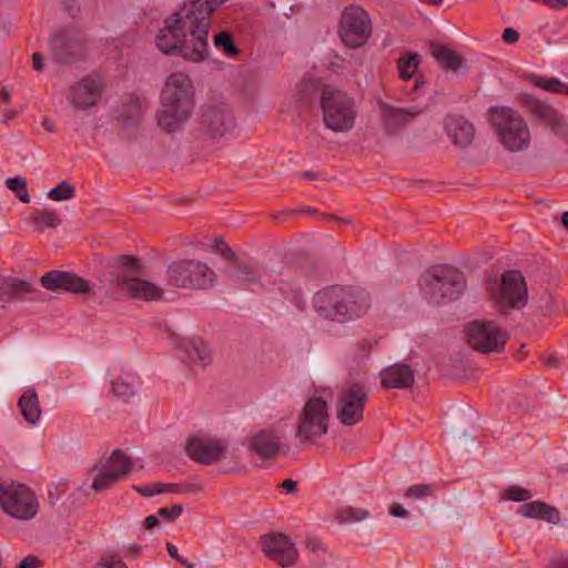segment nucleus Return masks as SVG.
Wrapping results in <instances>:
<instances>
[{"mask_svg":"<svg viewBox=\"0 0 568 568\" xmlns=\"http://www.w3.org/2000/svg\"><path fill=\"white\" fill-rule=\"evenodd\" d=\"M304 176L307 179H316L318 176V174L315 172H312V171H305Z\"/></svg>","mask_w":568,"mask_h":568,"instance_id":"obj_63","label":"nucleus"},{"mask_svg":"<svg viewBox=\"0 0 568 568\" xmlns=\"http://www.w3.org/2000/svg\"><path fill=\"white\" fill-rule=\"evenodd\" d=\"M318 316L345 323L364 315L371 307V296L362 288L328 286L313 297Z\"/></svg>","mask_w":568,"mask_h":568,"instance_id":"obj_2","label":"nucleus"},{"mask_svg":"<svg viewBox=\"0 0 568 568\" xmlns=\"http://www.w3.org/2000/svg\"><path fill=\"white\" fill-rule=\"evenodd\" d=\"M132 488L144 497H152L155 495V490L153 489V484L151 486L134 485Z\"/></svg>","mask_w":568,"mask_h":568,"instance_id":"obj_53","label":"nucleus"},{"mask_svg":"<svg viewBox=\"0 0 568 568\" xmlns=\"http://www.w3.org/2000/svg\"><path fill=\"white\" fill-rule=\"evenodd\" d=\"M113 267L114 272L110 274L109 283L122 293L135 300L150 302L163 298L161 286L138 277L142 273V267L136 257L120 255L115 258Z\"/></svg>","mask_w":568,"mask_h":568,"instance_id":"obj_4","label":"nucleus"},{"mask_svg":"<svg viewBox=\"0 0 568 568\" xmlns=\"http://www.w3.org/2000/svg\"><path fill=\"white\" fill-rule=\"evenodd\" d=\"M153 489L155 490V495L166 491L165 484H163V483H154Z\"/></svg>","mask_w":568,"mask_h":568,"instance_id":"obj_59","label":"nucleus"},{"mask_svg":"<svg viewBox=\"0 0 568 568\" xmlns=\"http://www.w3.org/2000/svg\"><path fill=\"white\" fill-rule=\"evenodd\" d=\"M168 493L185 494L193 490V485L165 484Z\"/></svg>","mask_w":568,"mask_h":568,"instance_id":"obj_47","label":"nucleus"},{"mask_svg":"<svg viewBox=\"0 0 568 568\" xmlns=\"http://www.w3.org/2000/svg\"><path fill=\"white\" fill-rule=\"evenodd\" d=\"M501 38L506 43H516L519 40V33L514 28H506Z\"/></svg>","mask_w":568,"mask_h":568,"instance_id":"obj_48","label":"nucleus"},{"mask_svg":"<svg viewBox=\"0 0 568 568\" xmlns=\"http://www.w3.org/2000/svg\"><path fill=\"white\" fill-rule=\"evenodd\" d=\"M525 109L538 121L548 126L556 135H564L567 129L565 116L549 103L532 95L521 98Z\"/></svg>","mask_w":568,"mask_h":568,"instance_id":"obj_17","label":"nucleus"},{"mask_svg":"<svg viewBox=\"0 0 568 568\" xmlns=\"http://www.w3.org/2000/svg\"><path fill=\"white\" fill-rule=\"evenodd\" d=\"M74 187L67 181L59 183L57 187L51 189L48 192V197L53 201L70 200L74 196Z\"/></svg>","mask_w":568,"mask_h":568,"instance_id":"obj_40","label":"nucleus"},{"mask_svg":"<svg viewBox=\"0 0 568 568\" xmlns=\"http://www.w3.org/2000/svg\"><path fill=\"white\" fill-rule=\"evenodd\" d=\"M423 297L434 305L457 300L466 288V280L458 268L448 265L429 267L419 278Z\"/></svg>","mask_w":568,"mask_h":568,"instance_id":"obj_3","label":"nucleus"},{"mask_svg":"<svg viewBox=\"0 0 568 568\" xmlns=\"http://www.w3.org/2000/svg\"><path fill=\"white\" fill-rule=\"evenodd\" d=\"M381 384L384 388H409L415 383V374L407 364H394L381 373Z\"/></svg>","mask_w":568,"mask_h":568,"instance_id":"obj_24","label":"nucleus"},{"mask_svg":"<svg viewBox=\"0 0 568 568\" xmlns=\"http://www.w3.org/2000/svg\"><path fill=\"white\" fill-rule=\"evenodd\" d=\"M281 487L287 493V494H292L295 491L296 489V481L292 480V479H285Z\"/></svg>","mask_w":568,"mask_h":568,"instance_id":"obj_55","label":"nucleus"},{"mask_svg":"<svg viewBox=\"0 0 568 568\" xmlns=\"http://www.w3.org/2000/svg\"><path fill=\"white\" fill-rule=\"evenodd\" d=\"M118 481L115 474L109 471V469L102 465L99 473L95 475L91 487L95 493H102L113 487Z\"/></svg>","mask_w":568,"mask_h":568,"instance_id":"obj_36","label":"nucleus"},{"mask_svg":"<svg viewBox=\"0 0 568 568\" xmlns=\"http://www.w3.org/2000/svg\"><path fill=\"white\" fill-rule=\"evenodd\" d=\"M225 276L234 283L251 284L260 278L258 272L253 264L241 263L227 267L224 271Z\"/></svg>","mask_w":568,"mask_h":568,"instance_id":"obj_31","label":"nucleus"},{"mask_svg":"<svg viewBox=\"0 0 568 568\" xmlns=\"http://www.w3.org/2000/svg\"><path fill=\"white\" fill-rule=\"evenodd\" d=\"M166 549L170 557L176 559L180 564L185 565L187 568H193V565L186 564V560L179 556L178 548L175 545L168 542Z\"/></svg>","mask_w":568,"mask_h":568,"instance_id":"obj_49","label":"nucleus"},{"mask_svg":"<svg viewBox=\"0 0 568 568\" xmlns=\"http://www.w3.org/2000/svg\"><path fill=\"white\" fill-rule=\"evenodd\" d=\"M234 125L233 116L225 106L210 105L202 110L200 131L206 139H220Z\"/></svg>","mask_w":568,"mask_h":568,"instance_id":"obj_18","label":"nucleus"},{"mask_svg":"<svg viewBox=\"0 0 568 568\" xmlns=\"http://www.w3.org/2000/svg\"><path fill=\"white\" fill-rule=\"evenodd\" d=\"M432 494L433 488L430 485L419 484L409 486L405 491V497L413 499H423L427 496H430Z\"/></svg>","mask_w":568,"mask_h":568,"instance_id":"obj_41","label":"nucleus"},{"mask_svg":"<svg viewBox=\"0 0 568 568\" xmlns=\"http://www.w3.org/2000/svg\"><path fill=\"white\" fill-rule=\"evenodd\" d=\"M432 55L445 71L449 70L454 73H460L462 69H464L463 73L467 71V68L463 64L462 57L446 45L433 44Z\"/></svg>","mask_w":568,"mask_h":568,"instance_id":"obj_26","label":"nucleus"},{"mask_svg":"<svg viewBox=\"0 0 568 568\" xmlns=\"http://www.w3.org/2000/svg\"><path fill=\"white\" fill-rule=\"evenodd\" d=\"M29 223L36 232H43L44 229H57L61 225V216L54 210L42 209L36 210L29 217Z\"/></svg>","mask_w":568,"mask_h":568,"instance_id":"obj_29","label":"nucleus"},{"mask_svg":"<svg viewBox=\"0 0 568 568\" xmlns=\"http://www.w3.org/2000/svg\"><path fill=\"white\" fill-rule=\"evenodd\" d=\"M97 568H128L122 558L118 555H110L101 558Z\"/></svg>","mask_w":568,"mask_h":568,"instance_id":"obj_44","label":"nucleus"},{"mask_svg":"<svg viewBox=\"0 0 568 568\" xmlns=\"http://www.w3.org/2000/svg\"><path fill=\"white\" fill-rule=\"evenodd\" d=\"M250 447L262 459H274L280 453V437L271 428L261 429L252 435Z\"/></svg>","mask_w":568,"mask_h":568,"instance_id":"obj_23","label":"nucleus"},{"mask_svg":"<svg viewBox=\"0 0 568 568\" xmlns=\"http://www.w3.org/2000/svg\"><path fill=\"white\" fill-rule=\"evenodd\" d=\"M103 466L106 467L109 471L115 474V477L120 480L131 473L134 462L122 450L115 449Z\"/></svg>","mask_w":568,"mask_h":568,"instance_id":"obj_30","label":"nucleus"},{"mask_svg":"<svg viewBox=\"0 0 568 568\" xmlns=\"http://www.w3.org/2000/svg\"><path fill=\"white\" fill-rule=\"evenodd\" d=\"M557 364H558V363H557V358H556V357H554V356H549V357L547 358V365H549V366H554V367H555V366H557Z\"/></svg>","mask_w":568,"mask_h":568,"instance_id":"obj_62","label":"nucleus"},{"mask_svg":"<svg viewBox=\"0 0 568 568\" xmlns=\"http://www.w3.org/2000/svg\"><path fill=\"white\" fill-rule=\"evenodd\" d=\"M561 222L564 226L568 229V211L562 214Z\"/></svg>","mask_w":568,"mask_h":568,"instance_id":"obj_64","label":"nucleus"},{"mask_svg":"<svg viewBox=\"0 0 568 568\" xmlns=\"http://www.w3.org/2000/svg\"><path fill=\"white\" fill-rule=\"evenodd\" d=\"M369 517V513L362 508H347L342 511V520L345 523H356Z\"/></svg>","mask_w":568,"mask_h":568,"instance_id":"obj_42","label":"nucleus"},{"mask_svg":"<svg viewBox=\"0 0 568 568\" xmlns=\"http://www.w3.org/2000/svg\"><path fill=\"white\" fill-rule=\"evenodd\" d=\"M529 80L536 87L552 93H560L561 89L565 88V82L560 81L558 78H544L541 75L530 74Z\"/></svg>","mask_w":568,"mask_h":568,"instance_id":"obj_37","label":"nucleus"},{"mask_svg":"<svg viewBox=\"0 0 568 568\" xmlns=\"http://www.w3.org/2000/svg\"><path fill=\"white\" fill-rule=\"evenodd\" d=\"M368 392L364 384L345 382L337 395L336 417L345 426H353L364 417Z\"/></svg>","mask_w":568,"mask_h":568,"instance_id":"obj_12","label":"nucleus"},{"mask_svg":"<svg viewBox=\"0 0 568 568\" xmlns=\"http://www.w3.org/2000/svg\"><path fill=\"white\" fill-rule=\"evenodd\" d=\"M40 283L49 291H65L70 293L90 292V285L84 278L64 271L54 270L47 272L41 276Z\"/></svg>","mask_w":568,"mask_h":568,"instance_id":"obj_21","label":"nucleus"},{"mask_svg":"<svg viewBox=\"0 0 568 568\" xmlns=\"http://www.w3.org/2000/svg\"><path fill=\"white\" fill-rule=\"evenodd\" d=\"M508 334L491 321H474L466 327L467 344L476 352L501 353Z\"/></svg>","mask_w":568,"mask_h":568,"instance_id":"obj_13","label":"nucleus"},{"mask_svg":"<svg viewBox=\"0 0 568 568\" xmlns=\"http://www.w3.org/2000/svg\"><path fill=\"white\" fill-rule=\"evenodd\" d=\"M138 377L129 376L128 379L116 378L111 382L113 394L122 400H128L135 394Z\"/></svg>","mask_w":568,"mask_h":568,"instance_id":"obj_35","label":"nucleus"},{"mask_svg":"<svg viewBox=\"0 0 568 568\" xmlns=\"http://www.w3.org/2000/svg\"><path fill=\"white\" fill-rule=\"evenodd\" d=\"M518 514L523 517L541 519L550 524H558L560 521L558 509L544 501L524 504L518 509Z\"/></svg>","mask_w":568,"mask_h":568,"instance_id":"obj_25","label":"nucleus"},{"mask_svg":"<svg viewBox=\"0 0 568 568\" xmlns=\"http://www.w3.org/2000/svg\"><path fill=\"white\" fill-rule=\"evenodd\" d=\"M180 357L190 366L199 368H204L211 361L210 351L201 339H193L185 345Z\"/></svg>","mask_w":568,"mask_h":568,"instance_id":"obj_27","label":"nucleus"},{"mask_svg":"<svg viewBox=\"0 0 568 568\" xmlns=\"http://www.w3.org/2000/svg\"><path fill=\"white\" fill-rule=\"evenodd\" d=\"M194 109V87L186 73L174 72L166 78L158 111V125L168 133L179 131Z\"/></svg>","mask_w":568,"mask_h":568,"instance_id":"obj_1","label":"nucleus"},{"mask_svg":"<svg viewBox=\"0 0 568 568\" xmlns=\"http://www.w3.org/2000/svg\"><path fill=\"white\" fill-rule=\"evenodd\" d=\"M320 104L326 128L334 132H347L353 129L356 109L353 98L348 94L332 87H324L321 90Z\"/></svg>","mask_w":568,"mask_h":568,"instance_id":"obj_6","label":"nucleus"},{"mask_svg":"<svg viewBox=\"0 0 568 568\" xmlns=\"http://www.w3.org/2000/svg\"><path fill=\"white\" fill-rule=\"evenodd\" d=\"M6 185L11 190L22 203H29L30 196L27 190V181L18 175L6 181Z\"/></svg>","mask_w":568,"mask_h":568,"instance_id":"obj_39","label":"nucleus"},{"mask_svg":"<svg viewBox=\"0 0 568 568\" xmlns=\"http://www.w3.org/2000/svg\"><path fill=\"white\" fill-rule=\"evenodd\" d=\"M0 507L9 516L19 520H29L38 513L34 494L24 485L0 483Z\"/></svg>","mask_w":568,"mask_h":568,"instance_id":"obj_10","label":"nucleus"},{"mask_svg":"<svg viewBox=\"0 0 568 568\" xmlns=\"http://www.w3.org/2000/svg\"><path fill=\"white\" fill-rule=\"evenodd\" d=\"M37 564H38V558L30 555L20 561V564L18 565V568H34Z\"/></svg>","mask_w":568,"mask_h":568,"instance_id":"obj_54","label":"nucleus"},{"mask_svg":"<svg viewBox=\"0 0 568 568\" xmlns=\"http://www.w3.org/2000/svg\"><path fill=\"white\" fill-rule=\"evenodd\" d=\"M166 275L170 285L193 290H210L217 280L215 271L199 260L175 261L168 266Z\"/></svg>","mask_w":568,"mask_h":568,"instance_id":"obj_8","label":"nucleus"},{"mask_svg":"<svg viewBox=\"0 0 568 568\" xmlns=\"http://www.w3.org/2000/svg\"><path fill=\"white\" fill-rule=\"evenodd\" d=\"M506 496L514 501H526L532 497V494L528 489L511 486L506 490Z\"/></svg>","mask_w":568,"mask_h":568,"instance_id":"obj_43","label":"nucleus"},{"mask_svg":"<svg viewBox=\"0 0 568 568\" xmlns=\"http://www.w3.org/2000/svg\"><path fill=\"white\" fill-rule=\"evenodd\" d=\"M423 113V109L418 106L396 108L386 102H379L381 121L387 133L394 134L413 122Z\"/></svg>","mask_w":568,"mask_h":568,"instance_id":"obj_20","label":"nucleus"},{"mask_svg":"<svg viewBox=\"0 0 568 568\" xmlns=\"http://www.w3.org/2000/svg\"><path fill=\"white\" fill-rule=\"evenodd\" d=\"M328 407L322 397H311L301 410L295 437L301 444L321 438L328 430Z\"/></svg>","mask_w":568,"mask_h":568,"instance_id":"obj_9","label":"nucleus"},{"mask_svg":"<svg viewBox=\"0 0 568 568\" xmlns=\"http://www.w3.org/2000/svg\"><path fill=\"white\" fill-rule=\"evenodd\" d=\"M185 452L192 460L210 465L222 460L225 457L226 448L215 440L194 436L187 439Z\"/></svg>","mask_w":568,"mask_h":568,"instance_id":"obj_19","label":"nucleus"},{"mask_svg":"<svg viewBox=\"0 0 568 568\" xmlns=\"http://www.w3.org/2000/svg\"><path fill=\"white\" fill-rule=\"evenodd\" d=\"M551 568H568V560L554 562Z\"/></svg>","mask_w":568,"mask_h":568,"instance_id":"obj_61","label":"nucleus"},{"mask_svg":"<svg viewBox=\"0 0 568 568\" xmlns=\"http://www.w3.org/2000/svg\"><path fill=\"white\" fill-rule=\"evenodd\" d=\"M262 550L281 567L296 564L298 552L292 540L283 534H266L261 537Z\"/></svg>","mask_w":568,"mask_h":568,"instance_id":"obj_16","label":"nucleus"},{"mask_svg":"<svg viewBox=\"0 0 568 568\" xmlns=\"http://www.w3.org/2000/svg\"><path fill=\"white\" fill-rule=\"evenodd\" d=\"M33 291L30 282L10 280L7 282H0V297H22Z\"/></svg>","mask_w":568,"mask_h":568,"instance_id":"obj_32","label":"nucleus"},{"mask_svg":"<svg viewBox=\"0 0 568 568\" xmlns=\"http://www.w3.org/2000/svg\"><path fill=\"white\" fill-rule=\"evenodd\" d=\"M104 90L100 75L89 74L72 84L67 94L70 105L77 111H87L98 104Z\"/></svg>","mask_w":568,"mask_h":568,"instance_id":"obj_15","label":"nucleus"},{"mask_svg":"<svg viewBox=\"0 0 568 568\" xmlns=\"http://www.w3.org/2000/svg\"><path fill=\"white\" fill-rule=\"evenodd\" d=\"M0 100L7 102L10 100V93L6 88L0 89Z\"/></svg>","mask_w":568,"mask_h":568,"instance_id":"obj_60","label":"nucleus"},{"mask_svg":"<svg viewBox=\"0 0 568 568\" xmlns=\"http://www.w3.org/2000/svg\"><path fill=\"white\" fill-rule=\"evenodd\" d=\"M444 126L447 135L455 145L466 148L471 143L475 129L464 116L448 115L445 119Z\"/></svg>","mask_w":568,"mask_h":568,"instance_id":"obj_22","label":"nucleus"},{"mask_svg":"<svg viewBox=\"0 0 568 568\" xmlns=\"http://www.w3.org/2000/svg\"><path fill=\"white\" fill-rule=\"evenodd\" d=\"M159 523V518L155 515H150L144 519V529H151L155 527Z\"/></svg>","mask_w":568,"mask_h":568,"instance_id":"obj_56","label":"nucleus"},{"mask_svg":"<svg viewBox=\"0 0 568 568\" xmlns=\"http://www.w3.org/2000/svg\"><path fill=\"white\" fill-rule=\"evenodd\" d=\"M488 113L506 150L520 152L528 149L530 131L525 120L516 111L508 106H493Z\"/></svg>","mask_w":568,"mask_h":568,"instance_id":"obj_7","label":"nucleus"},{"mask_svg":"<svg viewBox=\"0 0 568 568\" xmlns=\"http://www.w3.org/2000/svg\"><path fill=\"white\" fill-rule=\"evenodd\" d=\"M219 254L226 261L237 260V255L232 251V248L227 244L221 247Z\"/></svg>","mask_w":568,"mask_h":568,"instance_id":"obj_52","label":"nucleus"},{"mask_svg":"<svg viewBox=\"0 0 568 568\" xmlns=\"http://www.w3.org/2000/svg\"><path fill=\"white\" fill-rule=\"evenodd\" d=\"M148 109V101L138 97H131L123 105L122 115L126 119L128 123L138 122L143 112Z\"/></svg>","mask_w":568,"mask_h":568,"instance_id":"obj_33","label":"nucleus"},{"mask_svg":"<svg viewBox=\"0 0 568 568\" xmlns=\"http://www.w3.org/2000/svg\"><path fill=\"white\" fill-rule=\"evenodd\" d=\"M224 245H226V243L224 242V240H223V239H221V237H215V239L213 240V245H212V247H213V250H214L215 252H217V253H219V252H220V250H221V247H223Z\"/></svg>","mask_w":568,"mask_h":568,"instance_id":"obj_58","label":"nucleus"},{"mask_svg":"<svg viewBox=\"0 0 568 568\" xmlns=\"http://www.w3.org/2000/svg\"><path fill=\"white\" fill-rule=\"evenodd\" d=\"M420 63V57L418 53H409L406 57H402L398 60V74L402 80H410L417 71Z\"/></svg>","mask_w":568,"mask_h":568,"instance_id":"obj_34","label":"nucleus"},{"mask_svg":"<svg viewBox=\"0 0 568 568\" xmlns=\"http://www.w3.org/2000/svg\"><path fill=\"white\" fill-rule=\"evenodd\" d=\"M52 58L62 64H72L85 57V42L80 32L60 30L49 39Z\"/></svg>","mask_w":568,"mask_h":568,"instance_id":"obj_14","label":"nucleus"},{"mask_svg":"<svg viewBox=\"0 0 568 568\" xmlns=\"http://www.w3.org/2000/svg\"><path fill=\"white\" fill-rule=\"evenodd\" d=\"M32 60H33V68L37 71H40L43 69V58L40 53H38V52L33 53Z\"/></svg>","mask_w":568,"mask_h":568,"instance_id":"obj_57","label":"nucleus"},{"mask_svg":"<svg viewBox=\"0 0 568 568\" xmlns=\"http://www.w3.org/2000/svg\"><path fill=\"white\" fill-rule=\"evenodd\" d=\"M182 505H173L171 508L161 507L158 509V514L166 520H174L182 514Z\"/></svg>","mask_w":568,"mask_h":568,"instance_id":"obj_45","label":"nucleus"},{"mask_svg":"<svg viewBox=\"0 0 568 568\" xmlns=\"http://www.w3.org/2000/svg\"><path fill=\"white\" fill-rule=\"evenodd\" d=\"M306 549L312 554L326 552V548L317 538H308L306 540Z\"/></svg>","mask_w":568,"mask_h":568,"instance_id":"obj_46","label":"nucleus"},{"mask_svg":"<svg viewBox=\"0 0 568 568\" xmlns=\"http://www.w3.org/2000/svg\"><path fill=\"white\" fill-rule=\"evenodd\" d=\"M213 43L216 49L222 50L226 55L235 57L239 53L233 38L229 32L222 31L214 36Z\"/></svg>","mask_w":568,"mask_h":568,"instance_id":"obj_38","label":"nucleus"},{"mask_svg":"<svg viewBox=\"0 0 568 568\" xmlns=\"http://www.w3.org/2000/svg\"><path fill=\"white\" fill-rule=\"evenodd\" d=\"M487 292L498 313L508 314L521 310L528 301L525 277L518 271H506L500 278H488Z\"/></svg>","mask_w":568,"mask_h":568,"instance_id":"obj_5","label":"nucleus"},{"mask_svg":"<svg viewBox=\"0 0 568 568\" xmlns=\"http://www.w3.org/2000/svg\"><path fill=\"white\" fill-rule=\"evenodd\" d=\"M18 407L22 417L30 425H36L40 419L41 408L34 389H28L20 396Z\"/></svg>","mask_w":568,"mask_h":568,"instance_id":"obj_28","label":"nucleus"},{"mask_svg":"<svg viewBox=\"0 0 568 568\" xmlns=\"http://www.w3.org/2000/svg\"><path fill=\"white\" fill-rule=\"evenodd\" d=\"M142 552V546L132 542L126 546V556L131 559L138 558Z\"/></svg>","mask_w":568,"mask_h":568,"instance_id":"obj_51","label":"nucleus"},{"mask_svg":"<svg viewBox=\"0 0 568 568\" xmlns=\"http://www.w3.org/2000/svg\"><path fill=\"white\" fill-rule=\"evenodd\" d=\"M389 514L393 517L405 518L407 517L408 511L400 504L393 503L389 507Z\"/></svg>","mask_w":568,"mask_h":568,"instance_id":"obj_50","label":"nucleus"},{"mask_svg":"<svg viewBox=\"0 0 568 568\" xmlns=\"http://www.w3.org/2000/svg\"><path fill=\"white\" fill-rule=\"evenodd\" d=\"M338 34L344 45L349 49L365 45L372 34V22L367 12L357 6L345 8L339 20Z\"/></svg>","mask_w":568,"mask_h":568,"instance_id":"obj_11","label":"nucleus"}]
</instances>
